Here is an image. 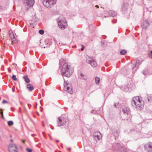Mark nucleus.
<instances>
[{
	"label": "nucleus",
	"mask_w": 152,
	"mask_h": 152,
	"mask_svg": "<svg viewBox=\"0 0 152 152\" xmlns=\"http://www.w3.org/2000/svg\"><path fill=\"white\" fill-rule=\"evenodd\" d=\"M73 72V69L67 63L65 62L64 64L61 71V74L63 76L69 77Z\"/></svg>",
	"instance_id": "f257e3e1"
},
{
	"label": "nucleus",
	"mask_w": 152,
	"mask_h": 152,
	"mask_svg": "<svg viewBox=\"0 0 152 152\" xmlns=\"http://www.w3.org/2000/svg\"><path fill=\"white\" fill-rule=\"evenodd\" d=\"M132 106L137 110H140L144 107V102L138 96H135L133 98L131 101Z\"/></svg>",
	"instance_id": "f03ea898"
},
{
	"label": "nucleus",
	"mask_w": 152,
	"mask_h": 152,
	"mask_svg": "<svg viewBox=\"0 0 152 152\" xmlns=\"http://www.w3.org/2000/svg\"><path fill=\"white\" fill-rule=\"evenodd\" d=\"M57 23L60 29L63 30L66 28L67 23L64 18H61V17L59 18L57 20Z\"/></svg>",
	"instance_id": "7ed1b4c3"
},
{
	"label": "nucleus",
	"mask_w": 152,
	"mask_h": 152,
	"mask_svg": "<svg viewBox=\"0 0 152 152\" xmlns=\"http://www.w3.org/2000/svg\"><path fill=\"white\" fill-rule=\"evenodd\" d=\"M56 1L57 0H43V4L47 8H50L56 4Z\"/></svg>",
	"instance_id": "20e7f679"
},
{
	"label": "nucleus",
	"mask_w": 152,
	"mask_h": 152,
	"mask_svg": "<svg viewBox=\"0 0 152 152\" xmlns=\"http://www.w3.org/2000/svg\"><path fill=\"white\" fill-rule=\"evenodd\" d=\"M115 152H126V149L125 147L121 145L120 143L117 144L115 146L113 147Z\"/></svg>",
	"instance_id": "39448f33"
},
{
	"label": "nucleus",
	"mask_w": 152,
	"mask_h": 152,
	"mask_svg": "<svg viewBox=\"0 0 152 152\" xmlns=\"http://www.w3.org/2000/svg\"><path fill=\"white\" fill-rule=\"evenodd\" d=\"M86 61L87 63L91 64L93 67H95L97 65V63L92 57H90L88 56H86Z\"/></svg>",
	"instance_id": "423d86ee"
},
{
	"label": "nucleus",
	"mask_w": 152,
	"mask_h": 152,
	"mask_svg": "<svg viewBox=\"0 0 152 152\" xmlns=\"http://www.w3.org/2000/svg\"><path fill=\"white\" fill-rule=\"evenodd\" d=\"M66 122V119L61 116L58 118V121H57V126H64Z\"/></svg>",
	"instance_id": "0eeeda50"
},
{
	"label": "nucleus",
	"mask_w": 152,
	"mask_h": 152,
	"mask_svg": "<svg viewBox=\"0 0 152 152\" xmlns=\"http://www.w3.org/2000/svg\"><path fill=\"white\" fill-rule=\"evenodd\" d=\"M8 149L10 152H18L17 147L15 144H10L9 145Z\"/></svg>",
	"instance_id": "6e6552de"
},
{
	"label": "nucleus",
	"mask_w": 152,
	"mask_h": 152,
	"mask_svg": "<svg viewBox=\"0 0 152 152\" xmlns=\"http://www.w3.org/2000/svg\"><path fill=\"white\" fill-rule=\"evenodd\" d=\"M144 148L146 151L148 152H152V143L149 142L148 144H145Z\"/></svg>",
	"instance_id": "1a4fd4ad"
},
{
	"label": "nucleus",
	"mask_w": 152,
	"mask_h": 152,
	"mask_svg": "<svg viewBox=\"0 0 152 152\" xmlns=\"http://www.w3.org/2000/svg\"><path fill=\"white\" fill-rule=\"evenodd\" d=\"M24 4L27 6L31 7L34 3V0H24Z\"/></svg>",
	"instance_id": "9d476101"
},
{
	"label": "nucleus",
	"mask_w": 152,
	"mask_h": 152,
	"mask_svg": "<svg viewBox=\"0 0 152 152\" xmlns=\"http://www.w3.org/2000/svg\"><path fill=\"white\" fill-rule=\"evenodd\" d=\"M94 136L95 139L96 141L99 140L102 138L101 134L99 132H94Z\"/></svg>",
	"instance_id": "9b49d317"
},
{
	"label": "nucleus",
	"mask_w": 152,
	"mask_h": 152,
	"mask_svg": "<svg viewBox=\"0 0 152 152\" xmlns=\"http://www.w3.org/2000/svg\"><path fill=\"white\" fill-rule=\"evenodd\" d=\"M9 34L10 38L12 40V41H14V42L15 43H16L17 41L15 39V37L13 32L11 31L10 30L9 31Z\"/></svg>",
	"instance_id": "f8f14e48"
},
{
	"label": "nucleus",
	"mask_w": 152,
	"mask_h": 152,
	"mask_svg": "<svg viewBox=\"0 0 152 152\" xmlns=\"http://www.w3.org/2000/svg\"><path fill=\"white\" fill-rule=\"evenodd\" d=\"M152 7V1H149L148 3V5L147 6L146 9L149 11L151 12L152 11V8L150 9Z\"/></svg>",
	"instance_id": "ddd939ff"
},
{
	"label": "nucleus",
	"mask_w": 152,
	"mask_h": 152,
	"mask_svg": "<svg viewBox=\"0 0 152 152\" xmlns=\"http://www.w3.org/2000/svg\"><path fill=\"white\" fill-rule=\"evenodd\" d=\"M149 24L147 20L144 21L142 23L141 26L143 28L146 29L147 28Z\"/></svg>",
	"instance_id": "4468645a"
},
{
	"label": "nucleus",
	"mask_w": 152,
	"mask_h": 152,
	"mask_svg": "<svg viewBox=\"0 0 152 152\" xmlns=\"http://www.w3.org/2000/svg\"><path fill=\"white\" fill-rule=\"evenodd\" d=\"M108 13L109 15L112 17H114L117 15L116 12L110 10L108 12Z\"/></svg>",
	"instance_id": "2eb2a0df"
},
{
	"label": "nucleus",
	"mask_w": 152,
	"mask_h": 152,
	"mask_svg": "<svg viewBox=\"0 0 152 152\" xmlns=\"http://www.w3.org/2000/svg\"><path fill=\"white\" fill-rule=\"evenodd\" d=\"M64 89L65 91H67L70 94H72L73 93V91L72 87H65Z\"/></svg>",
	"instance_id": "dca6fc26"
},
{
	"label": "nucleus",
	"mask_w": 152,
	"mask_h": 152,
	"mask_svg": "<svg viewBox=\"0 0 152 152\" xmlns=\"http://www.w3.org/2000/svg\"><path fill=\"white\" fill-rule=\"evenodd\" d=\"M129 111V108L124 107L123 108L122 111L124 113L128 114Z\"/></svg>",
	"instance_id": "f3484780"
},
{
	"label": "nucleus",
	"mask_w": 152,
	"mask_h": 152,
	"mask_svg": "<svg viewBox=\"0 0 152 152\" xmlns=\"http://www.w3.org/2000/svg\"><path fill=\"white\" fill-rule=\"evenodd\" d=\"M121 89L123 91L126 92L128 91V87L127 85H123L121 88Z\"/></svg>",
	"instance_id": "a211bd4d"
},
{
	"label": "nucleus",
	"mask_w": 152,
	"mask_h": 152,
	"mask_svg": "<svg viewBox=\"0 0 152 152\" xmlns=\"http://www.w3.org/2000/svg\"><path fill=\"white\" fill-rule=\"evenodd\" d=\"M27 87L30 91H32L34 89L33 85L31 84H28L27 85Z\"/></svg>",
	"instance_id": "6ab92c4d"
},
{
	"label": "nucleus",
	"mask_w": 152,
	"mask_h": 152,
	"mask_svg": "<svg viewBox=\"0 0 152 152\" xmlns=\"http://www.w3.org/2000/svg\"><path fill=\"white\" fill-rule=\"evenodd\" d=\"M79 78L85 80L86 79V77L82 73H80L78 76Z\"/></svg>",
	"instance_id": "aec40b11"
},
{
	"label": "nucleus",
	"mask_w": 152,
	"mask_h": 152,
	"mask_svg": "<svg viewBox=\"0 0 152 152\" xmlns=\"http://www.w3.org/2000/svg\"><path fill=\"white\" fill-rule=\"evenodd\" d=\"M23 78L26 83H28L30 82V80L27 76L25 75L23 77Z\"/></svg>",
	"instance_id": "412c9836"
},
{
	"label": "nucleus",
	"mask_w": 152,
	"mask_h": 152,
	"mask_svg": "<svg viewBox=\"0 0 152 152\" xmlns=\"http://www.w3.org/2000/svg\"><path fill=\"white\" fill-rule=\"evenodd\" d=\"M142 73L143 75H148L149 74V71L148 70V69H146L145 70H143L142 72Z\"/></svg>",
	"instance_id": "4be33fe9"
},
{
	"label": "nucleus",
	"mask_w": 152,
	"mask_h": 152,
	"mask_svg": "<svg viewBox=\"0 0 152 152\" xmlns=\"http://www.w3.org/2000/svg\"><path fill=\"white\" fill-rule=\"evenodd\" d=\"M95 80L96 83L97 84H99L100 80V78L98 77H95Z\"/></svg>",
	"instance_id": "5701e85b"
},
{
	"label": "nucleus",
	"mask_w": 152,
	"mask_h": 152,
	"mask_svg": "<svg viewBox=\"0 0 152 152\" xmlns=\"http://www.w3.org/2000/svg\"><path fill=\"white\" fill-rule=\"evenodd\" d=\"M126 53V51L125 50H121L120 52V53L122 55H124Z\"/></svg>",
	"instance_id": "b1692460"
},
{
	"label": "nucleus",
	"mask_w": 152,
	"mask_h": 152,
	"mask_svg": "<svg viewBox=\"0 0 152 152\" xmlns=\"http://www.w3.org/2000/svg\"><path fill=\"white\" fill-rule=\"evenodd\" d=\"M7 124L9 126H11L13 124V123L12 121H8Z\"/></svg>",
	"instance_id": "393cba45"
},
{
	"label": "nucleus",
	"mask_w": 152,
	"mask_h": 152,
	"mask_svg": "<svg viewBox=\"0 0 152 152\" xmlns=\"http://www.w3.org/2000/svg\"><path fill=\"white\" fill-rule=\"evenodd\" d=\"M39 33L41 34H43L44 33V30L42 29L40 30L39 31Z\"/></svg>",
	"instance_id": "a878e982"
},
{
	"label": "nucleus",
	"mask_w": 152,
	"mask_h": 152,
	"mask_svg": "<svg viewBox=\"0 0 152 152\" xmlns=\"http://www.w3.org/2000/svg\"><path fill=\"white\" fill-rule=\"evenodd\" d=\"M12 79L15 81H16L17 80V79L16 78V75H13L12 77Z\"/></svg>",
	"instance_id": "bb28decb"
},
{
	"label": "nucleus",
	"mask_w": 152,
	"mask_h": 152,
	"mask_svg": "<svg viewBox=\"0 0 152 152\" xmlns=\"http://www.w3.org/2000/svg\"><path fill=\"white\" fill-rule=\"evenodd\" d=\"M119 103H115L114 104V106L115 107L117 108L118 107V104Z\"/></svg>",
	"instance_id": "cd10ccee"
},
{
	"label": "nucleus",
	"mask_w": 152,
	"mask_h": 152,
	"mask_svg": "<svg viewBox=\"0 0 152 152\" xmlns=\"http://www.w3.org/2000/svg\"><path fill=\"white\" fill-rule=\"evenodd\" d=\"M26 151L28 152H31L32 151V150L31 149L28 148H26Z\"/></svg>",
	"instance_id": "c85d7f7f"
},
{
	"label": "nucleus",
	"mask_w": 152,
	"mask_h": 152,
	"mask_svg": "<svg viewBox=\"0 0 152 152\" xmlns=\"http://www.w3.org/2000/svg\"><path fill=\"white\" fill-rule=\"evenodd\" d=\"M136 65L135 64L132 70L133 72H134L137 69V68L136 67Z\"/></svg>",
	"instance_id": "c756f323"
},
{
	"label": "nucleus",
	"mask_w": 152,
	"mask_h": 152,
	"mask_svg": "<svg viewBox=\"0 0 152 152\" xmlns=\"http://www.w3.org/2000/svg\"><path fill=\"white\" fill-rule=\"evenodd\" d=\"M113 135L115 137H118V134L117 132H115L114 134L113 133Z\"/></svg>",
	"instance_id": "7c9ffc66"
},
{
	"label": "nucleus",
	"mask_w": 152,
	"mask_h": 152,
	"mask_svg": "<svg viewBox=\"0 0 152 152\" xmlns=\"http://www.w3.org/2000/svg\"><path fill=\"white\" fill-rule=\"evenodd\" d=\"M68 85V84L67 83L65 82V81H64V88H65V87H66Z\"/></svg>",
	"instance_id": "2f4dec72"
},
{
	"label": "nucleus",
	"mask_w": 152,
	"mask_h": 152,
	"mask_svg": "<svg viewBox=\"0 0 152 152\" xmlns=\"http://www.w3.org/2000/svg\"><path fill=\"white\" fill-rule=\"evenodd\" d=\"M148 101H151L152 100V98L151 97L149 96L148 97Z\"/></svg>",
	"instance_id": "473e14b6"
},
{
	"label": "nucleus",
	"mask_w": 152,
	"mask_h": 152,
	"mask_svg": "<svg viewBox=\"0 0 152 152\" xmlns=\"http://www.w3.org/2000/svg\"><path fill=\"white\" fill-rule=\"evenodd\" d=\"M8 102L7 101L5 100H3L2 101V103L3 104L6 103H8Z\"/></svg>",
	"instance_id": "72a5a7b5"
},
{
	"label": "nucleus",
	"mask_w": 152,
	"mask_h": 152,
	"mask_svg": "<svg viewBox=\"0 0 152 152\" xmlns=\"http://www.w3.org/2000/svg\"><path fill=\"white\" fill-rule=\"evenodd\" d=\"M136 63L137 64H141L140 62H138L137 61H136Z\"/></svg>",
	"instance_id": "f704fd0d"
},
{
	"label": "nucleus",
	"mask_w": 152,
	"mask_h": 152,
	"mask_svg": "<svg viewBox=\"0 0 152 152\" xmlns=\"http://www.w3.org/2000/svg\"><path fill=\"white\" fill-rule=\"evenodd\" d=\"M84 47H83L81 49V51H83V50L84 49Z\"/></svg>",
	"instance_id": "c9c22d12"
},
{
	"label": "nucleus",
	"mask_w": 152,
	"mask_h": 152,
	"mask_svg": "<svg viewBox=\"0 0 152 152\" xmlns=\"http://www.w3.org/2000/svg\"><path fill=\"white\" fill-rule=\"evenodd\" d=\"M11 110L12 111H14L15 109L14 108L12 107V108H11Z\"/></svg>",
	"instance_id": "e433bc0d"
},
{
	"label": "nucleus",
	"mask_w": 152,
	"mask_h": 152,
	"mask_svg": "<svg viewBox=\"0 0 152 152\" xmlns=\"http://www.w3.org/2000/svg\"><path fill=\"white\" fill-rule=\"evenodd\" d=\"M8 71L10 72L11 71V69L10 68H8Z\"/></svg>",
	"instance_id": "4c0bfd02"
},
{
	"label": "nucleus",
	"mask_w": 152,
	"mask_h": 152,
	"mask_svg": "<svg viewBox=\"0 0 152 152\" xmlns=\"http://www.w3.org/2000/svg\"><path fill=\"white\" fill-rule=\"evenodd\" d=\"M95 7H99V6L98 5H96L95 6Z\"/></svg>",
	"instance_id": "58836bf2"
},
{
	"label": "nucleus",
	"mask_w": 152,
	"mask_h": 152,
	"mask_svg": "<svg viewBox=\"0 0 152 152\" xmlns=\"http://www.w3.org/2000/svg\"><path fill=\"white\" fill-rule=\"evenodd\" d=\"M68 150H69V151H70L71 148H68Z\"/></svg>",
	"instance_id": "ea45409f"
},
{
	"label": "nucleus",
	"mask_w": 152,
	"mask_h": 152,
	"mask_svg": "<svg viewBox=\"0 0 152 152\" xmlns=\"http://www.w3.org/2000/svg\"><path fill=\"white\" fill-rule=\"evenodd\" d=\"M2 8V7L0 5V9Z\"/></svg>",
	"instance_id": "a19ab883"
},
{
	"label": "nucleus",
	"mask_w": 152,
	"mask_h": 152,
	"mask_svg": "<svg viewBox=\"0 0 152 152\" xmlns=\"http://www.w3.org/2000/svg\"><path fill=\"white\" fill-rule=\"evenodd\" d=\"M56 142H59V141L58 140H56Z\"/></svg>",
	"instance_id": "79ce46f5"
},
{
	"label": "nucleus",
	"mask_w": 152,
	"mask_h": 152,
	"mask_svg": "<svg viewBox=\"0 0 152 152\" xmlns=\"http://www.w3.org/2000/svg\"><path fill=\"white\" fill-rule=\"evenodd\" d=\"M151 53L152 55V50L150 52Z\"/></svg>",
	"instance_id": "37998d69"
},
{
	"label": "nucleus",
	"mask_w": 152,
	"mask_h": 152,
	"mask_svg": "<svg viewBox=\"0 0 152 152\" xmlns=\"http://www.w3.org/2000/svg\"><path fill=\"white\" fill-rule=\"evenodd\" d=\"M11 142H13V140H12V139H11Z\"/></svg>",
	"instance_id": "c03bdc74"
},
{
	"label": "nucleus",
	"mask_w": 152,
	"mask_h": 152,
	"mask_svg": "<svg viewBox=\"0 0 152 152\" xmlns=\"http://www.w3.org/2000/svg\"><path fill=\"white\" fill-rule=\"evenodd\" d=\"M93 112H94V110H93L92 111V112L93 113Z\"/></svg>",
	"instance_id": "a18cd8bd"
},
{
	"label": "nucleus",
	"mask_w": 152,
	"mask_h": 152,
	"mask_svg": "<svg viewBox=\"0 0 152 152\" xmlns=\"http://www.w3.org/2000/svg\"><path fill=\"white\" fill-rule=\"evenodd\" d=\"M61 63L60 61L59 62V64H60Z\"/></svg>",
	"instance_id": "49530a36"
}]
</instances>
